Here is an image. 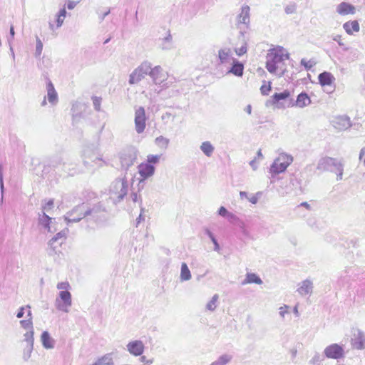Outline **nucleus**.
Here are the masks:
<instances>
[{"instance_id": "1", "label": "nucleus", "mask_w": 365, "mask_h": 365, "mask_svg": "<svg viewBox=\"0 0 365 365\" xmlns=\"http://www.w3.org/2000/svg\"><path fill=\"white\" fill-rule=\"evenodd\" d=\"M289 58V53L282 47L277 46L268 51L267 54L266 68L270 73L282 76L287 69L285 61Z\"/></svg>"}, {"instance_id": "2", "label": "nucleus", "mask_w": 365, "mask_h": 365, "mask_svg": "<svg viewBox=\"0 0 365 365\" xmlns=\"http://www.w3.org/2000/svg\"><path fill=\"white\" fill-rule=\"evenodd\" d=\"M160 158V155H149L147 157V161L141 163L138 166V173L141 178L140 181L148 179L154 174V165L159 162Z\"/></svg>"}, {"instance_id": "3", "label": "nucleus", "mask_w": 365, "mask_h": 365, "mask_svg": "<svg viewBox=\"0 0 365 365\" xmlns=\"http://www.w3.org/2000/svg\"><path fill=\"white\" fill-rule=\"evenodd\" d=\"M292 161L293 158L291 155L285 153L280 154L271 165L270 173L276 175L283 173Z\"/></svg>"}, {"instance_id": "4", "label": "nucleus", "mask_w": 365, "mask_h": 365, "mask_svg": "<svg viewBox=\"0 0 365 365\" xmlns=\"http://www.w3.org/2000/svg\"><path fill=\"white\" fill-rule=\"evenodd\" d=\"M128 181L126 178L116 179L112 184L110 192L115 196L118 200H121L128 193Z\"/></svg>"}, {"instance_id": "5", "label": "nucleus", "mask_w": 365, "mask_h": 365, "mask_svg": "<svg viewBox=\"0 0 365 365\" xmlns=\"http://www.w3.org/2000/svg\"><path fill=\"white\" fill-rule=\"evenodd\" d=\"M71 294L68 291H61L59 298L56 299V307L59 310L68 312L71 306Z\"/></svg>"}, {"instance_id": "6", "label": "nucleus", "mask_w": 365, "mask_h": 365, "mask_svg": "<svg viewBox=\"0 0 365 365\" xmlns=\"http://www.w3.org/2000/svg\"><path fill=\"white\" fill-rule=\"evenodd\" d=\"M145 121L146 117L145 110L143 107H140L135 110V125L136 131L138 133H141L144 131L146 125Z\"/></svg>"}, {"instance_id": "7", "label": "nucleus", "mask_w": 365, "mask_h": 365, "mask_svg": "<svg viewBox=\"0 0 365 365\" xmlns=\"http://www.w3.org/2000/svg\"><path fill=\"white\" fill-rule=\"evenodd\" d=\"M150 67L146 65H141L136 68L130 75L129 82L130 84L136 83L144 78L145 75L148 73Z\"/></svg>"}, {"instance_id": "8", "label": "nucleus", "mask_w": 365, "mask_h": 365, "mask_svg": "<svg viewBox=\"0 0 365 365\" xmlns=\"http://www.w3.org/2000/svg\"><path fill=\"white\" fill-rule=\"evenodd\" d=\"M149 74L155 83H161L168 78V73L164 71L160 66L152 68Z\"/></svg>"}, {"instance_id": "9", "label": "nucleus", "mask_w": 365, "mask_h": 365, "mask_svg": "<svg viewBox=\"0 0 365 365\" xmlns=\"http://www.w3.org/2000/svg\"><path fill=\"white\" fill-rule=\"evenodd\" d=\"M324 354L328 358L338 359L342 356L343 349L339 345L334 344L325 349Z\"/></svg>"}, {"instance_id": "10", "label": "nucleus", "mask_w": 365, "mask_h": 365, "mask_svg": "<svg viewBox=\"0 0 365 365\" xmlns=\"http://www.w3.org/2000/svg\"><path fill=\"white\" fill-rule=\"evenodd\" d=\"M319 82L322 87L331 86L334 88V76L329 72L324 71L319 75Z\"/></svg>"}, {"instance_id": "11", "label": "nucleus", "mask_w": 365, "mask_h": 365, "mask_svg": "<svg viewBox=\"0 0 365 365\" xmlns=\"http://www.w3.org/2000/svg\"><path fill=\"white\" fill-rule=\"evenodd\" d=\"M66 237L61 232H58L50 240L49 246L55 253L60 252V247L65 242Z\"/></svg>"}, {"instance_id": "12", "label": "nucleus", "mask_w": 365, "mask_h": 365, "mask_svg": "<svg viewBox=\"0 0 365 365\" xmlns=\"http://www.w3.org/2000/svg\"><path fill=\"white\" fill-rule=\"evenodd\" d=\"M128 351L134 356H140L144 351V344L141 341H133L127 345Z\"/></svg>"}, {"instance_id": "13", "label": "nucleus", "mask_w": 365, "mask_h": 365, "mask_svg": "<svg viewBox=\"0 0 365 365\" xmlns=\"http://www.w3.org/2000/svg\"><path fill=\"white\" fill-rule=\"evenodd\" d=\"M336 11L339 14L346 16L349 14H354L356 12L355 7L346 2H341L337 6Z\"/></svg>"}, {"instance_id": "14", "label": "nucleus", "mask_w": 365, "mask_h": 365, "mask_svg": "<svg viewBox=\"0 0 365 365\" xmlns=\"http://www.w3.org/2000/svg\"><path fill=\"white\" fill-rule=\"evenodd\" d=\"M354 338L352 339V345L357 349L365 348V336L360 331H356L354 334Z\"/></svg>"}, {"instance_id": "15", "label": "nucleus", "mask_w": 365, "mask_h": 365, "mask_svg": "<svg viewBox=\"0 0 365 365\" xmlns=\"http://www.w3.org/2000/svg\"><path fill=\"white\" fill-rule=\"evenodd\" d=\"M85 216V212L81 207L73 209L71 212L68 213V216L65 217L68 222H78Z\"/></svg>"}, {"instance_id": "16", "label": "nucleus", "mask_w": 365, "mask_h": 365, "mask_svg": "<svg viewBox=\"0 0 365 365\" xmlns=\"http://www.w3.org/2000/svg\"><path fill=\"white\" fill-rule=\"evenodd\" d=\"M343 28L349 35L359 31L360 26L356 20L349 21L343 24Z\"/></svg>"}, {"instance_id": "17", "label": "nucleus", "mask_w": 365, "mask_h": 365, "mask_svg": "<svg viewBox=\"0 0 365 365\" xmlns=\"http://www.w3.org/2000/svg\"><path fill=\"white\" fill-rule=\"evenodd\" d=\"M243 71L244 65L237 60H233L232 66L229 70V73H231L236 76L241 77L243 75Z\"/></svg>"}, {"instance_id": "18", "label": "nucleus", "mask_w": 365, "mask_h": 365, "mask_svg": "<svg viewBox=\"0 0 365 365\" xmlns=\"http://www.w3.org/2000/svg\"><path fill=\"white\" fill-rule=\"evenodd\" d=\"M250 7L244 6L242 7L241 12L238 16V23L247 24L250 21Z\"/></svg>"}, {"instance_id": "19", "label": "nucleus", "mask_w": 365, "mask_h": 365, "mask_svg": "<svg viewBox=\"0 0 365 365\" xmlns=\"http://www.w3.org/2000/svg\"><path fill=\"white\" fill-rule=\"evenodd\" d=\"M311 103V99L306 93H301L298 95L296 106L299 108H304Z\"/></svg>"}, {"instance_id": "20", "label": "nucleus", "mask_w": 365, "mask_h": 365, "mask_svg": "<svg viewBox=\"0 0 365 365\" xmlns=\"http://www.w3.org/2000/svg\"><path fill=\"white\" fill-rule=\"evenodd\" d=\"M47 96L50 103H54L57 101V93L55 91L54 86L51 82H48L47 84Z\"/></svg>"}, {"instance_id": "21", "label": "nucleus", "mask_w": 365, "mask_h": 365, "mask_svg": "<svg viewBox=\"0 0 365 365\" xmlns=\"http://www.w3.org/2000/svg\"><path fill=\"white\" fill-rule=\"evenodd\" d=\"M26 309H27V316L29 317V319L26 320H21L20 322V324L24 329L31 331V333H32L33 322H32L31 311L30 309L29 306H28L26 307Z\"/></svg>"}, {"instance_id": "22", "label": "nucleus", "mask_w": 365, "mask_h": 365, "mask_svg": "<svg viewBox=\"0 0 365 365\" xmlns=\"http://www.w3.org/2000/svg\"><path fill=\"white\" fill-rule=\"evenodd\" d=\"M290 92L287 90L279 93H275L272 96V101L274 104H278L281 101L287 100L290 97Z\"/></svg>"}, {"instance_id": "23", "label": "nucleus", "mask_w": 365, "mask_h": 365, "mask_svg": "<svg viewBox=\"0 0 365 365\" xmlns=\"http://www.w3.org/2000/svg\"><path fill=\"white\" fill-rule=\"evenodd\" d=\"M218 56L221 63L229 62L231 58L230 49H221L218 52Z\"/></svg>"}, {"instance_id": "24", "label": "nucleus", "mask_w": 365, "mask_h": 365, "mask_svg": "<svg viewBox=\"0 0 365 365\" xmlns=\"http://www.w3.org/2000/svg\"><path fill=\"white\" fill-rule=\"evenodd\" d=\"M255 283L261 284L262 283L261 279L254 273H248L246 275L245 281L242 282L243 284Z\"/></svg>"}, {"instance_id": "25", "label": "nucleus", "mask_w": 365, "mask_h": 365, "mask_svg": "<svg viewBox=\"0 0 365 365\" xmlns=\"http://www.w3.org/2000/svg\"><path fill=\"white\" fill-rule=\"evenodd\" d=\"M41 341L43 345L47 349L52 348L53 346V340L47 331H43L42 333Z\"/></svg>"}, {"instance_id": "26", "label": "nucleus", "mask_w": 365, "mask_h": 365, "mask_svg": "<svg viewBox=\"0 0 365 365\" xmlns=\"http://www.w3.org/2000/svg\"><path fill=\"white\" fill-rule=\"evenodd\" d=\"M113 360L111 354H106L100 358L93 365H113Z\"/></svg>"}, {"instance_id": "27", "label": "nucleus", "mask_w": 365, "mask_h": 365, "mask_svg": "<svg viewBox=\"0 0 365 365\" xmlns=\"http://www.w3.org/2000/svg\"><path fill=\"white\" fill-rule=\"evenodd\" d=\"M180 278L182 281L189 280L191 278V274L185 263H182L181 266Z\"/></svg>"}, {"instance_id": "28", "label": "nucleus", "mask_w": 365, "mask_h": 365, "mask_svg": "<svg viewBox=\"0 0 365 365\" xmlns=\"http://www.w3.org/2000/svg\"><path fill=\"white\" fill-rule=\"evenodd\" d=\"M312 283L309 281H304L299 288L298 291L301 294H307L312 291Z\"/></svg>"}, {"instance_id": "29", "label": "nucleus", "mask_w": 365, "mask_h": 365, "mask_svg": "<svg viewBox=\"0 0 365 365\" xmlns=\"http://www.w3.org/2000/svg\"><path fill=\"white\" fill-rule=\"evenodd\" d=\"M200 148L207 156H210L214 150L213 146L207 141L202 143Z\"/></svg>"}, {"instance_id": "30", "label": "nucleus", "mask_w": 365, "mask_h": 365, "mask_svg": "<svg viewBox=\"0 0 365 365\" xmlns=\"http://www.w3.org/2000/svg\"><path fill=\"white\" fill-rule=\"evenodd\" d=\"M300 63L306 70H309L317 64V61L314 58L308 59L304 58L301 60Z\"/></svg>"}, {"instance_id": "31", "label": "nucleus", "mask_w": 365, "mask_h": 365, "mask_svg": "<svg viewBox=\"0 0 365 365\" xmlns=\"http://www.w3.org/2000/svg\"><path fill=\"white\" fill-rule=\"evenodd\" d=\"M155 143L158 148H160L161 149H165V148H167V147L168 145L169 140H168V139H167L163 136H160L155 139Z\"/></svg>"}, {"instance_id": "32", "label": "nucleus", "mask_w": 365, "mask_h": 365, "mask_svg": "<svg viewBox=\"0 0 365 365\" xmlns=\"http://www.w3.org/2000/svg\"><path fill=\"white\" fill-rule=\"evenodd\" d=\"M66 15V11L65 8H63L59 11V14L57 16L56 24V26L57 28L60 27L63 24V22L65 19Z\"/></svg>"}, {"instance_id": "33", "label": "nucleus", "mask_w": 365, "mask_h": 365, "mask_svg": "<svg viewBox=\"0 0 365 365\" xmlns=\"http://www.w3.org/2000/svg\"><path fill=\"white\" fill-rule=\"evenodd\" d=\"M40 223L45 228H46L48 231H50V223L51 222V218L48 217L47 215L43 214L42 217L40 218Z\"/></svg>"}, {"instance_id": "34", "label": "nucleus", "mask_w": 365, "mask_h": 365, "mask_svg": "<svg viewBox=\"0 0 365 365\" xmlns=\"http://www.w3.org/2000/svg\"><path fill=\"white\" fill-rule=\"evenodd\" d=\"M218 300V296L217 294L214 295L212 299L207 303V308L209 310H214L216 308V304Z\"/></svg>"}, {"instance_id": "35", "label": "nucleus", "mask_w": 365, "mask_h": 365, "mask_svg": "<svg viewBox=\"0 0 365 365\" xmlns=\"http://www.w3.org/2000/svg\"><path fill=\"white\" fill-rule=\"evenodd\" d=\"M284 10L287 14H294L297 10V5L294 3L290 4L285 7Z\"/></svg>"}, {"instance_id": "36", "label": "nucleus", "mask_w": 365, "mask_h": 365, "mask_svg": "<svg viewBox=\"0 0 365 365\" xmlns=\"http://www.w3.org/2000/svg\"><path fill=\"white\" fill-rule=\"evenodd\" d=\"M261 93L263 95H268L269 92L271 91V86L270 83H268L267 84H264L260 88Z\"/></svg>"}, {"instance_id": "37", "label": "nucleus", "mask_w": 365, "mask_h": 365, "mask_svg": "<svg viewBox=\"0 0 365 365\" xmlns=\"http://www.w3.org/2000/svg\"><path fill=\"white\" fill-rule=\"evenodd\" d=\"M69 287L70 285L68 282H60L57 284V288L58 289H61L62 291H68Z\"/></svg>"}, {"instance_id": "38", "label": "nucleus", "mask_w": 365, "mask_h": 365, "mask_svg": "<svg viewBox=\"0 0 365 365\" xmlns=\"http://www.w3.org/2000/svg\"><path fill=\"white\" fill-rule=\"evenodd\" d=\"M230 358L227 356H221L218 361L216 362L217 365H225L229 361Z\"/></svg>"}, {"instance_id": "39", "label": "nucleus", "mask_w": 365, "mask_h": 365, "mask_svg": "<svg viewBox=\"0 0 365 365\" xmlns=\"http://www.w3.org/2000/svg\"><path fill=\"white\" fill-rule=\"evenodd\" d=\"M235 52L238 56H242V55L245 54L247 52L246 43H245L244 45H242L240 48H237L235 50Z\"/></svg>"}, {"instance_id": "40", "label": "nucleus", "mask_w": 365, "mask_h": 365, "mask_svg": "<svg viewBox=\"0 0 365 365\" xmlns=\"http://www.w3.org/2000/svg\"><path fill=\"white\" fill-rule=\"evenodd\" d=\"M334 40L335 41H336L339 46H346V42H344L343 41V38H342V36L341 35H336L334 38Z\"/></svg>"}, {"instance_id": "41", "label": "nucleus", "mask_w": 365, "mask_h": 365, "mask_svg": "<svg viewBox=\"0 0 365 365\" xmlns=\"http://www.w3.org/2000/svg\"><path fill=\"white\" fill-rule=\"evenodd\" d=\"M43 49V43L40 39H37L36 41V54L39 56Z\"/></svg>"}, {"instance_id": "42", "label": "nucleus", "mask_w": 365, "mask_h": 365, "mask_svg": "<svg viewBox=\"0 0 365 365\" xmlns=\"http://www.w3.org/2000/svg\"><path fill=\"white\" fill-rule=\"evenodd\" d=\"M53 200L50 199L46 202L45 205L43 206V210L48 211V210H51L53 208Z\"/></svg>"}, {"instance_id": "43", "label": "nucleus", "mask_w": 365, "mask_h": 365, "mask_svg": "<svg viewBox=\"0 0 365 365\" xmlns=\"http://www.w3.org/2000/svg\"><path fill=\"white\" fill-rule=\"evenodd\" d=\"M93 105H94L96 109L99 110L100 106H101V98L95 97L93 100Z\"/></svg>"}, {"instance_id": "44", "label": "nucleus", "mask_w": 365, "mask_h": 365, "mask_svg": "<svg viewBox=\"0 0 365 365\" xmlns=\"http://www.w3.org/2000/svg\"><path fill=\"white\" fill-rule=\"evenodd\" d=\"M80 1V0H76V1H69L68 4H67V7L68 9H73L76 5Z\"/></svg>"}, {"instance_id": "45", "label": "nucleus", "mask_w": 365, "mask_h": 365, "mask_svg": "<svg viewBox=\"0 0 365 365\" xmlns=\"http://www.w3.org/2000/svg\"><path fill=\"white\" fill-rule=\"evenodd\" d=\"M218 213L220 215L223 216V217L228 215V212L225 207H220L219 209Z\"/></svg>"}, {"instance_id": "46", "label": "nucleus", "mask_w": 365, "mask_h": 365, "mask_svg": "<svg viewBox=\"0 0 365 365\" xmlns=\"http://www.w3.org/2000/svg\"><path fill=\"white\" fill-rule=\"evenodd\" d=\"M248 200L252 204H256L258 201V197L256 195H252L248 198Z\"/></svg>"}, {"instance_id": "47", "label": "nucleus", "mask_w": 365, "mask_h": 365, "mask_svg": "<svg viewBox=\"0 0 365 365\" xmlns=\"http://www.w3.org/2000/svg\"><path fill=\"white\" fill-rule=\"evenodd\" d=\"M24 309H25V308H24V307H21V308L19 309V311L18 312L17 315H16V317H17L18 318H21V317L24 316Z\"/></svg>"}, {"instance_id": "48", "label": "nucleus", "mask_w": 365, "mask_h": 365, "mask_svg": "<svg viewBox=\"0 0 365 365\" xmlns=\"http://www.w3.org/2000/svg\"><path fill=\"white\" fill-rule=\"evenodd\" d=\"M141 361H142L143 362L145 363V364H148V365H150V364H152V363H153V360H148V361H147V359H145V356H142V357H141Z\"/></svg>"}, {"instance_id": "49", "label": "nucleus", "mask_w": 365, "mask_h": 365, "mask_svg": "<svg viewBox=\"0 0 365 365\" xmlns=\"http://www.w3.org/2000/svg\"><path fill=\"white\" fill-rule=\"evenodd\" d=\"M240 195L241 199L247 198L248 200V198H249L247 196V193L246 192L241 191L240 192Z\"/></svg>"}, {"instance_id": "50", "label": "nucleus", "mask_w": 365, "mask_h": 365, "mask_svg": "<svg viewBox=\"0 0 365 365\" xmlns=\"http://www.w3.org/2000/svg\"><path fill=\"white\" fill-rule=\"evenodd\" d=\"M10 34H11V37L14 38V36L15 35V32H14V28L13 26H11V27H10Z\"/></svg>"}, {"instance_id": "51", "label": "nucleus", "mask_w": 365, "mask_h": 365, "mask_svg": "<svg viewBox=\"0 0 365 365\" xmlns=\"http://www.w3.org/2000/svg\"><path fill=\"white\" fill-rule=\"evenodd\" d=\"M365 155V148H362L359 153V158L361 159L363 156Z\"/></svg>"}, {"instance_id": "52", "label": "nucleus", "mask_w": 365, "mask_h": 365, "mask_svg": "<svg viewBox=\"0 0 365 365\" xmlns=\"http://www.w3.org/2000/svg\"><path fill=\"white\" fill-rule=\"evenodd\" d=\"M285 312L286 311L284 309L283 307L280 308V314H281L282 316H284V314L285 313Z\"/></svg>"}, {"instance_id": "53", "label": "nucleus", "mask_w": 365, "mask_h": 365, "mask_svg": "<svg viewBox=\"0 0 365 365\" xmlns=\"http://www.w3.org/2000/svg\"><path fill=\"white\" fill-rule=\"evenodd\" d=\"M257 155H258L259 158H262V154L261 150H258Z\"/></svg>"}, {"instance_id": "54", "label": "nucleus", "mask_w": 365, "mask_h": 365, "mask_svg": "<svg viewBox=\"0 0 365 365\" xmlns=\"http://www.w3.org/2000/svg\"><path fill=\"white\" fill-rule=\"evenodd\" d=\"M212 240L215 244V245L217 246V242H216V240H215V239L214 237H212Z\"/></svg>"}, {"instance_id": "55", "label": "nucleus", "mask_w": 365, "mask_h": 365, "mask_svg": "<svg viewBox=\"0 0 365 365\" xmlns=\"http://www.w3.org/2000/svg\"><path fill=\"white\" fill-rule=\"evenodd\" d=\"M254 163H255V160H252V161L250 163V164H251V165H252V166H254Z\"/></svg>"}, {"instance_id": "56", "label": "nucleus", "mask_w": 365, "mask_h": 365, "mask_svg": "<svg viewBox=\"0 0 365 365\" xmlns=\"http://www.w3.org/2000/svg\"><path fill=\"white\" fill-rule=\"evenodd\" d=\"M51 26L52 28H53V27H54V25H53V24H51Z\"/></svg>"}]
</instances>
